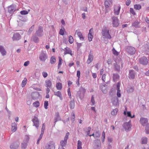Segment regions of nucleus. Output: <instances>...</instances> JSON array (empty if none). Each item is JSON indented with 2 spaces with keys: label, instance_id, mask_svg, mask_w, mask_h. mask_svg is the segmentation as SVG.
<instances>
[{
  "label": "nucleus",
  "instance_id": "38",
  "mask_svg": "<svg viewBox=\"0 0 149 149\" xmlns=\"http://www.w3.org/2000/svg\"><path fill=\"white\" fill-rule=\"evenodd\" d=\"M67 141L65 140H62L60 141L61 146H62V147L65 146L66 144Z\"/></svg>",
  "mask_w": 149,
  "mask_h": 149
},
{
  "label": "nucleus",
  "instance_id": "26",
  "mask_svg": "<svg viewBox=\"0 0 149 149\" xmlns=\"http://www.w3.org/2000/svg\"><path fill=\"white\" fill-rule=\"evenodd\" d=\"M100 145L101 142L100 140L98 139L96 140L95 141V147L98 149V148L100 147Z\"/></svg>",
  "mask_w": 149,
  "mask_h": 149
},
{
  "label": "nucleus",
  "instance_id": "46",
  "mask_svg": "<svg viewBox=\"0 0 149 149\" xmlns=\"http://www.w3.org/2000/svg\"><path fill=\"white\" fill-rule=\"evenodd\" d=\"M29 137L28 135H26L25 136L24 139V142L27 143L29 140Z\"/></svg>",
  "mask_w": 149,
  "mask_h": 149
},
{
  "label": "nucleus",
  "instance_id": "23",
  "mask_svg": "<svg viewBox=\"0 0 149 149\" xmlns=\"http://www.w3.org/2000/svg\"><path fill=\"white\" fill-rule=\"evenodd\" d=\"M54 95L59 97L61 100H63V98L62 97V94L60 91H58L57 92H54Z\"/></svg>",
  "mask_w": 149,
  "mask_h": 149
},
{
  "label": "nucleus",
  "instance_id": "55",
  "mask_svg": "<svg viewBox=\"0 0 149 149\" xmlns=\"http://www.w3.org/2000/svg\"><path fill=\"white\" fill-rule=\"evenodd\" d=\"M68 40L70 44H72L74 40L72 36H70L69 37Z\"/></svg>",
  "mask_w": 149,
  "mask_h": 149
},
{
  "label": "nucleus",
  "instance_id": "56",
  "mask_svg": "<svg viewBox=\"0 0 149 149\" xmlns=\"http://www.w3.org/2000/svg\"><path fill=\"white\" fill-rule=\"evenodd\" d=\"M20 13L21 15H26L28 13V12L25 10H23L20 11Z\"/></svg>",
  "mask_w": 149,
  "mask_h": 149
},
{
  "label": "nucleus",
  "instance_id": "6",
  "mask_svg": "<svg viewBox=\"0 0 149 149\" xmlns=\"http://www.w3.org/2000/svg\"><path fill=\"white\" fill-rule=\"evenodd\" d=\"M32 121L33 122V126H35L38 129L39 125V121L38 117L34 116V118L32 119Z\"/></svg>",
  "mask_w": 149,
  "mask_h": 149
},
{
  "label": "nucleus",
  "instance_id": "51",
  "mask_svg": "<svg viewBox=\"0 0 149 149\" xmlns=\"http://www.w3.org/2000/svg\"><path fill=\"white\" fill-rule=\"evenodd\" d=\"M105 134L104 131H103L102 134V142L103 143L104 142V139L105 138Z\"/></svg>",
  "mask_w": 149,
  "mask_h": 149
},
{
  "label": "nucleus",
  "instance_id": "11",
  "mask_svg": "<svg viewBox=\"0 0 149 149\" xmlns=\"http://www.w3.org/2000/svg\"><path fill=\"white\" fill-rule=\"evenodd\" d=\"M45 149H55V143L53 141H50L45 147Z\"/></svg>",
  "mask_w": 149,
  "mask_h": 149
},
{
  "label": "nucleus",
  "instance_id": "14",
  "mask_svg": "<svg viewBox=\"0 0 149 149\" xmlns=\"http://www.w3.org/2000/svg\"><path fill=\"white\" fill-rule=\"evenodd\" d=\"M140 122L141 124L143 126H146L148 123V120L146 118H141L140 120Z\"/></svg>",
  "mask_w": 149,
  "mask_h": 149
},
{
  "label": "nucleus",
  "instance_id": "58",
  "mask_svg": "<svg viewBox=\"0 0 149 149\" xmlns=\"http://www.w3.org/2000/svg\"><path fill=\"white\" fill-rule=\"evenodd\" d=\"M112 52L113 54L117 56L119 54L118 52L114 48H113L112 49Z\"/></svg>",
  "mask_w": 149,
  "mask_h": 149
},
{
  "label": "nucleus",
  "instance_id": "41",
  "mask_svg": "<svg viewBox=\"0 0 149 149\" xmlns=\"http://www.w3.org/2000/svg\"><path fill=\"white\" fill-rule=\"evenodd\" d=\"M27 143L24 141L22 143L21 147L22 149H25L26 148L27 146Z\"/></svg>",
  "mask_w": 149,
  "mask_h": 149
},
{
  "label": "nucleus",
  "instance_id": "27",
  "mask_svg": "<svg viewBox=\"0 0 149 149\" xmlns=\"http://www.w3.org/2000/svg\"><path fill=\"white\" fill-rule=\"evenodd\" d=\"M17 129V124L15 122H14L12 124L11 130L14 132L16 131Z\"/></svg>",
  "mask_w": 149,
  "mask_h": 149
},
{
  "label": "nucleus",
  "instance_id": "48",
  "mask_svg": "<svg viewBox=\"0 0 149 149\" xmlns=\"http://www.w3.org/2000/svg\"><path fill=\"white\" fill-rule=\"evenodd\" d=\"M58 58H59V61L58 66V69H59L60 68L61 65V62L62 61V59L60 57H59Z\"/></svg>",
  "mask_w": 149,
  "mask_h": 149
},
{
  "label": "nucleus",
  "instance_id": "60",
  "mask_svg": "<svg viewBox=\"0 0 149 149\" xmlns=\"http://www.w3.org/2000/svg\"><path fill=\"white\" fill-rule=\"evenodd\" d=\"M88 40L89 41H91L92 40L93 36L92 34H88Z\"/></svg>",
  "mask_w": 149,
  "mask_h": 149
},
{
  "label": "nucleus",
  "instance_id": "12",
  "mask_svg": "<svg viewBox=\"0 0 149 149\" xmlns=\"http://www.w3.org/2000/svg\"><path fill=\"white\" fill-rule=\"evenodd\" d=\"M19 143L18 141H16L12 143L10 146L11 149H17L19 147Z\"/></svg>",
  "mask_w": 149,
  "mask_h": 149
},
{
  "label": "nucleus",
  "instance_id": "2",
  "mask_svg": "<svg viewBox=\"0 0 149 149\" xmlns=\"http://www.w3.org/2000/svg\"><path fill=\"white\" fill-rule=\"evenodd\" d=\"M48 58V56L45 51H42L39 55V59L40 61L45 62Z\"/></svg>",
  "mask_w": 149,
  "mask_h": 149
},
{
  "label": "nucleus",
  "instance_id": "33",
  "mask_svg": "<svg viewBox=\"0 0 149 149\" xmlns=\"http://www.w3.org/2000/svg\"><path fill=\"white\" fill-rule=\"evenodd\" d=\"M82 142L80 140H78L77 142V149H81Z\"/></svg>",
  "mask_w": 149,
  "mask_h": 149
},
{
  "label": "nucleus",
  "instance_id": "30",
  "mask_svg": "<svg viewBox=\"0 0 149 149\" xmlns=\"http://www.w3.org/2000/svg\"><path fill=\"white\" fill-rule=\"evenodd\" d=\"M112 102L113 104L115 106L117 105L118 104V99L116 97L112 99Z\"/></svg>",
  "mask_w": 149,
  "mask_h": 149
},
{
  "label": "nucleus",
  "instance_id": "59",
  "mask_svg": "<svg viewBox=\"0 0 149 149\" xmlns=\"http://www.w3.org/2000/svg\"><path fill=\"white\" fill-rule=\"evenodd\" d=\"M91 102L92 103V105H94L95 104V101L94 99L93 95H92L91 97Z\"/></svg>",
  "mask_w": 149,
  "mask_h": 149
},
{
  "label": "nucleus",
  "instance_id": "54",
  "mask_svg": "<svg viewBox=\"0 0 149 149\" xmlns=\"http://www.w3.org/2000/svg\"><path fill=\"white\" fill-rule=\"evenodd\" d=\"M100 133L99 131H97L95 134V138L99 137L100 135Z\"/></svg>",
  "mask_w": 149,
  "mask_h": 149
},
{
  "label": "nucleus",
  "instance_id": "52",
  "mask_svg": "<svg viewBox=\"0 0 149 149\" xmlns=\"http://www.w3.org/2000/svg\"><path fill=\"white\" fill-rule=\"evenodd\" d=\"M139 24V22L137 21H136L133 22L132 24V26H134L135 27H137Z\"/></svg>",
  "mask_w": 149,
  "mask_h": 149
},
{
  "label": "nucleus",
  "instance_id": "10",
  "mask_svg": "<svg viewBox=\"0 0 149 149\" xmlns=\"http://www.w3.org/2000/svg\"><path fill=\"white\" fill-rule=\"evenodd\" d=\"M16 5L13 4L8 7V12L10 14H12L16 10Z\"/></svg>",
  "mask_w": 149,
  "mask_h": 149
},
{
  "label": "nucleus",
  "instance_id": "22",
  "mask_svg": "<svg viewBox=\"0 0 149 149\" xmlns=\"http://www.w3.org/2000/svg\"><path fill=\"white\" fill-rule=\"evenodd\" d=\"M31 40L36 43H38L39 41L38 37L36 35H33L31 38Z\"/></svg>",
  "mask_w": 149,
  "mask_h": 149
},
{
  "label": "nucleus",
  "instance_id": "31",
  "mask_svg": "<svg viewBox=\"0 0 149 149\" xmlns=\"http://www.w3.org/2000/svg\"><path fill=\"white\" fill-rule=\"evenodd\" d=\"M70 107L71 109H73L75 106L74 99H73L72 100H71L70 104Z\"/></svg>",
  "mask_w": 149,
  "mask_h": 149
},
{
  "label": "nucleus",
  "instance_id": "61",
  "mask_svg": "<svg viewBox=\"0 0 149 149\" xmlns=\"http://www.w3.org/2000/svg\"><path fill=\"white\" fill-rule=\"evenodd\" d=\"M69 134H70V133L68 132L66 133V134L65 136V137L64 138V140H65L67 141V140L68 138V136H69Z\"/></svg>",
  "mask_w": 149,
  "mask_h": 149
},
{
  "label": "nucleus",
  "instance_id": "64",
  "mask_svg": "<svg viewBox=\"0 0 149 149\" xmlns=\"http://www.w3.org/2000/svg\"><path fill=\"white\" fill-rule=\"evenodd\" d=\"M68 95L69 96V97L71 99L72 98L71 93L70 91V88H69L68 90Z\"/></svg>",
  "mask_w": 149,
  "mask_h": 149
},
{
  "label": "nucleus",
  "instance_id": "35",
  "mask_svg": "<svg viewBox=\"0 0 149 149\" xmlns=\"http://www.w3.org/2000/svg\"><path fill=\"white\" fill-rule=\"evenodd\" d=\"M56 88L58 90H61L62 89V84L61 83L58 82L56 84Z\"/></svg>",
  "mask_w": 149,
  "mask_h": 149
},
{
  "label": "nucleus",
  "instance_id": "19",
  "mask_svg": "<svg viewBox=\"0 0 149 149\" xmlns=\"http://www.w3.org/2000/svg\"><path fill=\"white\" fill-rule=\"evenodd\" d=\"M63 50L65 51L64 53V55L69 54H70L72 56L73 54L72 53V51L69 48H65Z\"/></svg>",
  "mask_w": 149,
  "mask_h": 149
},
{
  "label": "nucleus",
  "instance_id": "44",
  "mask_svg": "<svg viewBox=\"0 0 149 149\" xmlns=\"http://www.w3.org/2000/svg\"><path fill=\"white\" fill-rule=\"evenodd\" d=\"M34 29V25L32 26L31 28L29 29L28 32V34L29 35H30L31 33V32L33 31Z\"/></svg>",
  "mask_w": 149,
  "mask_h": 149
},
{
  "label": "nucleus",
  "instance_id": "24",
  "mask_svg": "<svg viewBox=\"0 0 149 149\" xmlns=\"http://www.w3.org/2000/svg\"><path fill=\"white\" fill-rule=\"evenodd\" d=\"M76 97L77 98H79L81 99L84 97V94H82L81 91L79 90L77 92Z\"/></svg>",
  "mask_w": 149,
  "mask_h": 149
},
{
  "label": "nucleus",
  "instance_id": "28",
  "mask_svg": "<svg viewBox=\"0 0 149 149\" xmlns=\"http://www.w3.org/2000/svg\"><path fill=\"white\" fill-rule=\"evenodd\" d=\"M117 95L118 97H121L120 91V86L119 84H118L117 86Z\"/></svg>",
  "mask_w": 149,
  "mask_h": 149
},
{
  "label": "nucleus",
  "instance_id": "3",
  "mask_svg": "<svg viewBox=\"0 0 149 149\" xmlns=\"http://www.w3.org/2000/svg\"><path fill=\"white\" fill-rule=\"evenodd\" d=\"M125 50L128 53L131 55L134 54L135 53L136 51L135 48L134 47L131 46L127 47Z\"/></svg>",
  "mask_w": 149,
  "mask_h": 149
},
{
  "label": "nucleus",
  "instance_id": "34",
  "mask_svg": "<svg viewBox=\"0 0 149 149\" xmlns=\"http://www.w3.org/2000/svg\"><path fill=\"white\" fill-rule=\"evenodd\" d=\"M56 62V58L54 56H52L50 59V63L51 64H54Z\"/></svg>",
  "mask_w": 149,
  "mask_h": 149
},
{
  "label": "nucleus",
  "instance_id": "17",
  "mask_svg": "<svg viewBox=\"0 0 149 149\" xmlns=\"http://www.w3.org/2000/svg\"><path fill=\"white\" fill-rule=\"evenodd\" d=\"M55 117L54 118V126L55 125L56 123L57 122L60 120H61V118L58 112H57L56 113L55 115Z\"/></svg>",
  "mask_w": 149,
  "mask_h": 149
},
{
  "label": "nucleus",
  "instance_id": "13",
  "mask_svg": "<svg viewBox=\"0 0 149 149\" xmlns=\"http://www.w3.org/2000/svg\"><path fill=\"white\" fill-rule=\"evenodd\" d=\"M40 95L38 92H36L33 93L31 95L32 99L33 100H36L38 98Z\"/></svg>",
  "mask_w": 149,
  "mask_h": 149
},
{
  "label": "nucleus",
  "instance_id": "15",
  "mask_svg": "<svg viewBox=\"0 0 149 149\" xmlns=\"http://www.w3.org/2000/svg\"><path fill=\"white\" fill-rule=\"evenodd\" d=\"M93 54L92 53L91 51L89 53L88 56V58L87 61V63L88 64H90L93 60Z\"/></svg>",
  "mask_w": 149,
  "mask_h": 149
},
{
  "label": "nucleus",
  "instance_id": "8",
  "mask_svg": "<svg viewBox=\"0 0 149 149\" xmlns=\"http://www.w3.org/2000/svg\"><path fill=\"white\" fill-rule=\"evenodd\" d=\"M148 60L145 56H143L139 59V62L140 63L143 65H146L148 63Z\"/></svg>",
  "mask_w": 149,
  "mask_h": 149
},
{
  "label": "nucleus",
  "instance_id": "9",
  "mask_svg": "<svg viewBox=\"0 0 149 149\" xmlns=\"http://www.w3.org/2000/svg\"><path fill=\"white\" fill-rule=\"evenodd\" d=\"M123 126L126 131L130 130L132 126L130 121L124 123Z\"/></svg>",
  "mask_w": 149,
  "mask_h": 149
},
{
  "label": "nucleus",
  "instance_id": "62",
  "mask_svg": "<svg viewBox=\"0 0 149 149\" xmlns=\"http://www.w3.org/2000/svg\"><path fill=\"white\" fill-rule=\"evenodd\" d=\"M130 13L133 15H135L136 14V13L134 11L133 9L132 8H130Z\"/></svg>",
  "mask_w": 149,
  "mask_h": 149
},
{
  "label": "nucleus",
  "instance_id": "20",
  "mask_svg": "<svg viewBox=\"0 0 149 149\" xmlns=\"http://www.w3.org/2000/svg\"><path fill=\"white\" fill-rule=\"evenodd\" d=\"M75 33H77V35L78 36V37L79 38L80 40H81L83 41L84 40V38L83 37L82 33L80 31L76 30L75 32Z\"/></svg>",
  "mask_w": 149,
  "mask_h": 149
},
{
  "label": "nucleus",
  "instance_id": "32",
  "mask_svg": "<svg viewBox=\"0 0 149 149\" xmlns=\"http://www.w3.org/2000/svg\"><path fill=\"white\" fill-rule=\"evenodd\" d=\"M119 76L117 74L115 73L113 74V79L114 81H116L119 79Z\"/></svg>",
  "mask_w": 149,
  "mask_h": 149
},
{
  "label": "nucleus",
  "instance_id": "21",
  "mask_svg": "<svg viewBox=\"0 0 149 149\" xmlns=\"http://www.w3.org/2000/svg\"><path fill=\"white\" fill-rule=\"evenodd\" d=\"M0 52L3 56H4L6 55V52L3 47L1 45L0 46Z\"/></svg>",
  "mask_w": 149,
  "mask_h": 149
},
{
  "label": "nucleus",
  "instance_id": "5",
  "mask_svg": "<svg viewBox=\"0 0 149 149\" xmlns=\"http://www.w3.org/2000/svg\"><path fill=\"white\" fill-rule=\"evenodd\" d=\"M121 6L120 4L115 5L113 6L114 13L115 15H118L120 13Z\"/></svg>",
  "mask_w": 149,
  "mask_h": 149
},
{
  "label": "nucleus",
  "instance_id": "43",
  "mask_svg": "<svg viewBox=\"0 0 149 149\" xmlns=\"http://www.w3.org/2000/svg\"><path fill=\"white\" fill-rule=\"evenodd\" d=\"M118 109H115L111 112V114L113 115H115L117 114Z\"/></svg>",
  "mask_w": 149,
  "mask_h": 149
},
{
  "label": "nucleus",
  "instance_id": "7",
  "mask_svg": "<svg viewBox=\"0 0 149 149\" xmlns=\"http://www.w3.org/2000/svg\"><path fill=\"white\" fill-rule=\"evenodd\" d=\"M136 75V72L133 70H129L128 77L130 79H134Z\"/></svg>",
  "mask_w": 149,
  "mask_h": 149
},
{
  "label": "nucleus",
  "instance_id": "16",
  "mask_svg": "<svg viewBox=\"0 0 149 149\" xmlns=\"http://www.w3.org/2000/svg\"><path fill=\"white\" fill-rule=\"evenodd\" d=\"M43 28L41 26H39L38 30L36 32V34L38 37L42 36V35Z\"/></svg>",
  "mask_w": 149,
  "mask_h": 149
},
{
  "label": "nucleus",
  "instance_id": "40",
  "mask_svg": "<svg viewBox=\"0 0 149 149\" xmlns=\"http://www.w3.org/2000/svg\"><path fill=\"white\" fill-rule=\"evenodd\" d=\"M104 5L105 7L106 8H108L110 5V1L106 0L104 2Z\"/></svg>",
  "mask_w": 149,
  "mask_h": 149
},
{
  "label": "nucleus",
  "instance_id": "53",
  "mask_svg": "<svg viewBox=\"0 0 149 149\" xmlns=\"http://www.w3.org/2000/svg\"><path fill=\"white\" fill-rule=\"evenodd\" d=\"M91 128L89 127H88V128H87V131L86 132V133L87 135H88L89 136L90 135H89V134L90 133L91 130Z\"/></svg>",
  "mask_w": 149,
  "mask_h": 149
},
{
  "label": "nucleus",
  "instance_id": "50",
  "mask_svg": "<svg viewBox=\"0 0 149 149\" xmlns=\"http://www.w3.org/2000/svg\"><path fill=\"white\" fill-rule=\"evenodd\" d=\"M48 104V102L47 101H45L44 102V108L45 109H47Z\"/></svg>",
  "mask_w": 149,
  "mask_h": 149
},
{
  "label": "nucleus",
  "instance_id": "49",
  "mask_svg": "<svg viewBox=\"0 0 149 149\" xmlns=\"http://www.w3.org/2000/svg\"><path fill=\"white\" fill-rule=\"evenodd\" d=\"M147 138H143L142 139V144H146L147 142Z\"/></svg>",
  "mask_w": 149,
  "mask_h": 149
},
{
  "label": "nucleus",
  "instance_id": "18",
  "mask_svg": "<svg viewBox=\"0 0 149 149\" xmlns=\"http://www.w3.org/2000/svg\"><path fill=\"white\" fill-rule=\"evenodd\" d=\"M21 38L20 35L18 33H14L13 34L12 39L13 40H19Z\"/></svg>",
  "mask_w": 149,
  "mask_h": 149
},
{
  "label": "nucleus",
  "instance_id": "36",
  "mask_svg": "<svg viewBox=\"0 0 149 149\" xmlns=\"http://www.w3.org/2000/svg\"><path fill=\"white\" fill-rule=\"evenodd\" d=\"M114 67L115 70L118 71V72H119L120 70V65H118L116 63L114 65Z\"/></svg>",
  "mask_w": 149,
  "mask_h": 149
},
{
  "label": "nucleus",
  "instance_id": "29",
  "mask_svg": "<svg viewBox=\"0 0 149 149\" xmlns=\"http://www.w3.org/2000/svg\"><path fill=\"white\" fill-rule=\"evenodd\" d=\"M124 114L125 115H127V116L131 117V118H133L135 116L134 115H133V116H132L130 111H127L126 112V111H125L124 112Z\"/></svg>",
  "mask_w": 149,
  "mask_h": 149
},
{
  "label": "nucleus",
  "instance_id": "1",
  "mask_svg": "<svg viewBox=\"0 0 149 149\" xmlns=\"http://www.w3.org/2000/svg\"><path fill=\"white\" fill-rule=\"evenodd\" d=\"M102 34L104 37V38L109 39L111 38V36L109 34V30L105 26H104L102 30Z\"/></svg>",
  "mask_w": 149,
  "mask_h": 149
},
{
  "label": "nucleus",
  "instance_id": "39",
  "mask_svg": "<svg viewBox=\"0 0 149 149\" xmlns=\"http://www.w3.org/2000/svg\"><path fill=\"white\" fill-rule=\"evenodd\" d=\"M26 79L25 78L22 82L21 86L22 87H23L25 86L26 83Z\"/></svg>",
  "mask_w": 149,
  "mask_h": 149
},
{
  "label": "nucleus",
  "instance_id": "4",
  "mask_svg": "<svg viewBox=\"0 0 149 149\" xmlns=\"http://www.w3.org/2000/svg\"><path fill=\"white\" fill-rule=\"evenodd\" d=\"M112 20V25L113 27H116L118 26L119 25V22L118 18L115 16L111 17Z\"/></svg>",
  "mask_w": 149,
  "mask_h": 149
},
{
  "label": "nucleus",
  "instance_id": "45",
  "mask_svg": "<svg viewBox=\"0 0 149 149\" xmlns=\"http://www.w3.org/2000/svg\"><path fill=\"white\" fill-rule=\"evenodd\" d=\"M40 103L38 101H36L33 103V106L36 107H38L40 106Z\"/></svg>",
  "mask_w": 149,
  "mask_h": 149
},
{
  "label": "nucleus",
  "instance_id": "63",
  "mask_svg": "<svg viewBox=\"0 0 149 149\" xmlns=\"http://www.w3.org/2000/svg\"><path fill=\"white\" fill-rule=\"evenodd\" d=\"M45 127L44 123L43 124L42 128L41 130V132L44 133V130L45 129Z\"/></svg>",
  "mask_w": 149,
  "mask_h": 149
},
{
  "label": "nucleus",
  "instance_id": "37",
  "mask_svg": "<svg viewBox=\"0 0 149 149\" xmlns=\"http://www.w3.org/2000/svg\"><path fill=\"white\" fill-rule=\"evenodd\" d=\"M141 8V6L140 4H135L134 6V8L136 10H139Z\"/></svg>",
  "mask_w": 149,
  "mask_h": 149
},
{
  "label": "nucleus",
  "instance_id": "42",
  "mask_svg": "<svg viewBox=\"0 0 149 149\" xmlns=\"http://www.w3.org/2000/svg\"><path fill=\"white\" fill-rule=\"evenodd\" d=\"M134 91V88L132 87H128L127 90V92L128 93H132Z\"/></svg>",
  "mask_w": 149,
  "mask_h": 149
},
{
  "label": "nucleus",
  "instance_id": "57",
  "mask_svg": "<svg viewBox=\"0 0 149 149\" xmlns=\"http://www.w3.org/2000/svg\"><path fill=\"white\" fill-rule=\"evenodd\" d=\"M100 88L103 93H105L106 92V87L100 86Z\"/></svg>",
  "mask_w": 149,
  "mask_h": 149
},
{
  "label": "nucleus",
  "instance_id": "47",
  "mask_svg": "<svg viewBox=\"0 0 149 149\" xmlns=\"http://www.w3.org/2000/svg\"><path fill=\"white\" fill-rule=\"evenodd\" d=\"M145 130L147 134H149V124H147L145 127Z\"/></svg>",
  "mask_w": 149,
  "mask_h": 149
},
{
  "label": "nucleus",
  "instance_id": "25",
  "mask_svg": "<svg viewBox=\"0 0 149 149\" xmlns=\"http://www.w3.org/2000/svg\"><path fill=\"white\" fill-rule=\"evenodd\" d=\"M45 86L46 87L50 88L52 85V83L51 81L49 79H47L45 81Z\"/></svg>",
  "mask_w": 149,
  "mask_h": 149
}]
</instances>
